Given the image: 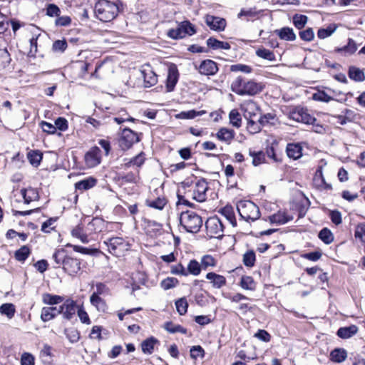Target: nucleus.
Instances as JSON below:
<instances>
[{"instance_id": "1", "label": "nucleus", "mask_w": 365, "mask_h": 365, "mask_svg": "<svg viewBox=\"0 0 365 365\" xmlns=\"http://www.w3.org/2000/svg\"><path fill=\"white\" fill-rule=\"evenodd\" d=\"M264 88V84L252 79L245 81L242 76H238L231 84V90L239 96H253L261 93Z\"/></svg>"}, {"instance_id": "2", "label": "nucleus", "mask_w": 365, "mask_h": 365, "mask_svg": "<svg viewBox=\"0 0 365 365\" xmlns=\"http://www.w3.org/2000/svg\"><path fill=\"white\" fill-rule=\"evenodd\" d=\"M94 11L100 21L109 22L118 16L119 8L115 2L108 0H98L95 5Z\"/></svg>"}, {"instance_id": "3", "label": "nucleus", "mask_w": 365, "mask_h": 365, "mask_svg": "<svg viewBox=\"0 0 365 365\" xmlns=\"http://www.w3.org/2000/svg\"><path fill=\"white\" fill-rule=\"evenodd\" d=\"M180 225L190 233H197L202 225L201 216L190 210L182 212L179 217Z\"/></svg>"}, {"instance_id": "4", "label": "nucleus", "mask_w": 365, "mask_h": 365, "mask_svg": "<svg viewBox=\"0 0 365 365\" xmlns=\"http://www.w3.org/2000/svg\"><path fill=\"white\" fill-rule=\"evenodd\" d=\"M237 209L241 218L247 222H253L260 217L259 208L252 201H240Z\"/></svg>"}, {"instance_id": "5", "label": "nucleus", "mask_w": 365, "mask_h": 365, "mask_svg": "<svg viewBox=\"0 0 365 365\" xmlns=\"http://www.w3.org/2000/svg\"><path fill=\"white\" fill-rule=\"evenodd\" d=\"M197 32L195 25L190 21H183L178 24L176 29H169L167 36L172 39H181L187 36H192Z\"/></svg>"}, {"instance_id": "6", "label": "nucleus", "mask_w": 365, "mask_h": 365, "mask_svg": "<svg viewBox=\"0 0 365 365\" xmlns=\"http://www.w3.org/2000/svg\"><path fill=\"white\" fill-rule=\"evenodd\" d=\"M289 118L297 122L304 124H312L317 121L316 118L312 116L307 108L300 106L292 108L289 113Z\"/></svg>"}, {"instance_id": "7", "label": "nucleus", "mask_w": 365, "mask_h": 365, "mask_svg": "<svg viewBox=\"0 0 365 365\" xmlns=\"http://www.w3.org/2000/svg\"><path fill=\"white\" fill-rule=\"evenodd\" d=\"M205 227L207 232L210 237L218 238L223 236L224 225L217 217L209 218L205 222Z\"/></svg>"}, {"instance_id": "8", "label": "nucleus", "mask_w": 365, "mask_h": 365, "mask_svg": "<svg viewBox=\"0 0 365 365\" xmlns=\"http://www.w3.org/2000/svg\"><path fill=\"white\" fill-rule=\"evenodd\" d=\"M107 246L108 251L113 255H118L124 250H126L128 246V242L120 237H110L108 240L103 242Z\"/></svg>"}, {"instance_id": "9", "label": "nucleus", "mask_w": 365, "mask_h": 365, "mask_svg": "<svg viewBox=\"0 0 365 365\" xmlns=\"http://www.w3.org/2000/svg\"><path fill=\"white\" fill-rule=\"evenodd\" d=\"M59 307L60 314L67 321H71L75 317L78 307L76 302L71 298L64 299L63 304Z\"/></svg>"}, {"instance_id": "10", "label": "nucleus", "mask_w": 365, "mask_h": 365, "mask_svg": "<svg viewBox=\"0 0 365 365\" xmlns=\"http://www.w3.org/2000/svg\"><path fill=\"white\" fill-rule=\"evenodd\" d=\"M140 141L138 135L130 128H124L119 140V144L122 150H128L134 143Z\"/></svg>"}, {"instance_id": "11", "label": "nucleus", "mask_w": 365, "mask_h": 365, "mask_svg": "<svg viewBox=\"0 0 365 365\" xmlns=\"http://www.w3.org/2000/svg\"><path fill=\"white\" fill-rule=\"evenodd\" d=\"M209 189L208 183L204 178H200L195 182L192 198L197 202H203L207 199V191Z\"/></svg>"}, {"instance_id": "12", "label": "nucleus", "mask_w": 365, "mask_h": 365, "mask_svg": "<svg viewBox=\"0 0 365 365\" xmlns=\"http://www.w3.org/2000/svg\"><path fill=\"white\" fill-rule=\"evenodd\" d=\"M206 25L215 31H222L225 30L227 22L224 18L207 14L205 16Z\"/></svg>"}, {"instance_id": "13", "label": "nucleus", "mask_w": 365, "mask_h": 365, "mask_svg": "<svg viewBox=\"0 0 365 365\" xmlns=\"http://www.w3.org/2000/svg\"><path fill=\"white\" fill-rule=\"evenodd\" d=\"M101 150L97 146L91 148L85 155L84 159L88 168H94L101 163Z\"/></svg>"}, {"instance_id": "14", "label": "nucleus", "mask_w": 365, "mask_h": 365, "mask_svg": "<svg viewBox=\"0 0 365 365\" xmlns=\"http://www.w3.org/2000/svg\"><path fill=\"white\" fill-rule=\"evenodd\" d=\"M63 269L68 274L74 276L81 270V261L77 258L67 255Z\"/></svg>"}, {"instance_id": "15", "label": "nucleus", "mask_w": 365, "mask_h": 365, "mask_svg": "<svg viewBox=\"0 0 365 365\" xmlns=\"http://www.w3.org/2000/svg\"><path fill=\"white\" fill-rule=\"evenodd\" d=\"M197 69L200 74L205 76H214L219 70L217 63L210 59L202 61Z\"/></svg>"}, {"instance_id": "16", "label": "nucleus", "mask_w": 365, "mask_h": 365, "mask_svg": "<svg viewBox=\"0 0 365 365\" xmlns=\"http://www.w3.org/2000/svg\"><path fill=\"white\" fill-rule=\"evenodd\" d=\"M140 73L144 81L145 87H151L157 83L158 76L150 66L143 67Z\"/></svg>"}, {"instance_id": "17", "label": "nucleus", "mask_w": 365, "mask_h": 365, "mask_svg": "<svg viewBox=\"0 0 365 365\" xmlns=\"http://www.w3.org/2000/svg\"><path fill=\"white\" fill-rule=\"evenodd\" d=\"M242 109L244 111V116L246 119L256 118L259 108L257 104L252 100L246 101L242 105Z\"/></svg>"}, {"instance_id": "18", "label": "nucleus", "mask_w": 365, "mask_h": 365, "mask_svg": "<svg viewBox=\"0 0 365 365\" xmlns=\"http://www.w3.org/2000/svg\"><path fill=\"white\" fill-rule=\"evenodd\" d=\"M313 183L318 189L331 190V185L327 183L322 173V166H319L313 178Z\"/></svg>"}, {"instance_id": "19", "label": "nucleus", "mask_w": 365, "mask_h": 365, "mask_svg": "<svg viewBox=\"0 0 365 365\" xmlns=\"http://www.w3.org/2000/svg\"><path fill=\"white\" fill-rule=\"evenodd\" d=\"M60 307H44L41 309V319L47 322L56 318L60 314Z\"/></svg>"}, {"instance_id": "20", "label": "nucleus", "mask_w": 365, "mask_h": 365, "mask_svg": "<svg viewBox=\"0 0 365 365\" xmlns=\"http://www.w3.org/2000/svg\"><path fill=\"white\" fill-rule=\"evenodd\" d=\"M206 279L210 281L212 287L215 289H220L226 284V278L220 274L215 272H208L206 274Z\"/></svg>"}, {"instance_id": "21", "label": "nucleus", "mask_w": 365, "mask_h": 365, "mask_svg": "<svg viewBox=\"0 0 365 365\" xmlns=\"http://www.w3.org/2000/svg\"><path fill=\"white\" fill-rule=\"evenodd\" d=\"M178 77L179 73L177 68L175 66H170L168 69V73L167 77L166 88L168 91H173L178 81Z\"/></svg>"}, {"instance_id": "22", "label": "nucleus", "mask_w": 365, "mask_h": 365, "mask_svg": "<svg viewBox=\"0 0 365 365\" xmlns=\"http://www.w3.org/2000/svg\"><path fill=\"white\" fill-rule=\"evenodd\" d=\"M286 153L289 158L297 160L302 155V147L299 143H288Z\"/></svg>"}, {"instance_id": "23", "label": "nucleus", "mask_w": 365, "mask_h": 365, "mask_svg": "<svg viewBox=\"0 0 365 365\" xmlns=\"http://www.w3.org/2000/svg\"><path fill=\"white\" fill-rule=\"evenodd\" d=\"M271 224L284 225L293 220L292 216L288 215L284 212H278L268 217Z\"/></svg>"}, {"instance_id": "24", "label": "nucleus", "mask_w": 365, "mask_h": 365, "mask_svg": "<svg viewBox=\"0 0 365 365\" xmlns=\"http://www.w3.org/2000/svg\"><path fill=\"white\" fill-rule=\"evenodd\" d=\"M235 133L232 129H228L226 128H220L218 132L216 133V137L220 141H223L230 144L231 141L235 138Z\"/></svg>"}, {"instance_id": "25", "label": "nucleus", "mask_w": 365, "mask_h": 365, "mask_svg": "<svg viewBox=\"0 0 365 365\" xmlns=\"http://www.w3.org/2000/svg\"><path fill=\"white\" fill-rule=\"evenodd\" d=\"M279 38L282 40L293 41L296 40V34L293 29L289 27H283L275 31Z\"/></svg>"}, {"instance_id": "26", "label": "nucleus", "mask_w": 365, "mask_h": 365, "mask_svg": "<svg viewBox=\"0 0 365 365\" xmlns=\"http://www.w3.org/2000/svg\"><path fill=\"white\" fill-rule=\"evenodd\" d=\"M357 46L355 41L352 38L348 39L346 45L342 47H338L334 49L336 53H344V56H349L356 52Z\"/></svg>"}, {"instance_id": "27", "label": "nucleus", "mask_w": 365, "mask_h": 365, "mask_svg": "<svg viewBox=\"0 0 365 365\" xmlns=\"http://www.w3.org/2000/svg\"><path fill=\"white\" fill-rule=\"evenodd\" d=\"M358 327L356 325L341 327L338 329L336 334L341 339H349L355 335L358 331Z\"/></svg>"}, {"instance_id": "28", "label": "nucleus", "mask_w": 365, "mask_h": 365, "mask_svg": "<svg viewBox=\"0 0 365 365\" xmlns=\"http://www.w3.org/2000/svg\"><path fill=\"white\" fill-rule=\"evenodd\" d=\"M97 183V180L93 177H89L77 182L75 184V188L78 190H87L93 187Z\"/></svg>"}, {"instance_id": "29", "label": "nucleus", "mask_w": 365, "mask_h": 365, "mask_svg": "<svg viewBox=\"0 0 365 365\" xmlns=\"http://www.w3.org/2000/svg\"><path fill=\"white\" fill-rule=\"evenodd\" d=\"M64 300V297L60 295L44 293L42 294V302L45 304L53 306L57 305Z\"/></svg>"}, {"instance_id": "30", "label": "nucleus", "mask_w": 365, "mask_h": 365, "mask_svg": "<svg viewBox=\"0 0 365 365\" xmlns=\"http://www.w3.org/2000/svg\"><path fill=\"white\" fill-rule=\"evenodd\" d=\"M220 213H221L233 227L237 226L234 209L232 205H227L225 206L220 210Z\"/></svg>"}, {"instance_id": "31", "label": "nucleus", "mask_w": 365, "mask_h": 365, "mask_svg": "<svg viewBox=\"0 0 365 365\" xmlns=\"http://www.w3.org/2000/svg\"><path fill=\"white\" fill-rule=\"evenodd\" d=\"M349 77L356 82H362L365 80V74L362 70L355 66H350L348 71Z\"/></svg>"}, {"instance_id": "32", "label": "nucleus", "mask_w": 365, "mask_h": 365, "mask_svg": "<svg viewBox=\"0 0 365 365\" xmlns=\"http://www.w3.org/2000/svg\"><path fill=\"white\" fill-rule=\"evenodd\" d=\"M207 45L212 49H225L229 50L230 45L227 42L220 41L213 37H210L207 40Z\"/></svg>"}, {"instance_id": "33", "label": "nucleus", "mask_w": 365, "mask_h": 365, "mask_svg": "<svg viewBox=\"0 0 365 365\" xmlns=\"http://www.w3.org/2000/svg\"><path fill=\"white\" fill-rule=\"evenodd\" d=\"M347 357V352L341 348H336L331 351L330 354L331 360L336 363H341Z\"/></svg>"}, {"instance_id": "34", "label": "nucleus", "mask_w": 365, "mask_h": 365, "mask_svg": "<svg viewBox=\"0 0 365 365\" xmlns=\"http://www.w3.org/2000/svg\"><path fill=\"white\" fill-rule=\"evenodd\" d=\"M158 343V340L153 336L148 338L141 343L142 351L144 354H151L154 350V346Z\"/></svg>"}, {"instance_id": "35", "label": "nucleus", "mask_w": 365, "mask_h": 365, "mask_svg": "<svg viewBox=\"0 0 365 365\" xmlns=\"http://www.w3.org/2000/svg\"><path fill=\"white\" fill-rule=\"evenodd\" d=\"M163 328L170 334L180 332L183 334H187V329L180 324H175L172 322H167L164 324Z\"/></svg>"}, {"instance_id": "36", "label": "nucleus", "mask_w": 365, "mask_h": 365, "mask_svg": "<svg viewBox=\"0 0 365 365\" xmlns=\"http://www.w3.org/2000/svg\"><path fill=\"white\" fill-rule=\"evenodd\" d=\"M21 193L26 204H29L38 197V192L32 187L22 189Z\"/></svg>"}, {"instance_id": "37", "label": "nucleus", "mask_w": 365, "mask_h": 365, "mask_svg": "<svg viewBox=\"0 0 365 365\" xmlns=\"http://www.w3.org/2000/svg\"><path fill=\"white\" fill-rule=\"evenodd\" d=\"M90 302L100 312H104L107 309L106 301L96 294H91L90 297Z\"/></svg>"}, {"instance_id": "38", "label": "nucleus", "mask_w": 365, "mask_h": 365, "mask_svg": "<svg viewBox=\"0 0 365 365\" xmlns=\"http://www.w3.org/2000/svg\"><path fill=\"white\" fill-rule=\"evenodd\" d=\"M43 155L39 150H31L27 154V158L29 163L34 167H38L42 160Z\"/></svg>"}, {"instance_id": "39", "label": "nucleus", "mask_w": 365, "mask_h": 365, "mask_svg": "<svg viewBox=\"0 0 365 365\" xmlns=\"http://www.w3.org/2000/svg\"><path fill=\"white\" fill-rule=\"evenodd\" d=\"M255 53L258 57L261 58L268 60L269 61H276V57L274 52L264 47H260L258 49H257Z\"/></svg>"}, {"instance_id": "40", "label": "nucleus", "mask_w": 365, "mask_h": 365, "mask_svg": "<svg viewBox=\"0 0 365 365\" xmlns=\"http://www.w3.org/2000/svg\"><path fill=\"white\" fill-rule=\"evenodd\" d=\"M11 61L10 53L6 48H0V70L7 68Z\"/></svg>"}, {"instance_id": "41", "label": "nucleus", "mask_w": 365, "mask_h": 365, "mask_svg": "<svg viewBox=\"0 0 365 365\" xmlns=\"http://www.w3.org/2000/svg\"><path fill=\"white\" fill-rule=\"evenodd\" d=\"M201 269V264L196 259H192L189 262L186 271L187 275L192 274L194 276H197L200 274Z\"/></svg>"}, {"instance_id": "42", "label": "nucleus", "mask_w": 365, "mask_h": 365, "mask_svg": "<svg viewBox=\"0 0 365 365\" xmlns=\"http://www.w3.org/2000/svg\"><path fill=\"white\" fill-rule=\"evenodd\" d=\"M67 257L66 250L63 249L57 250L53 255L52 258L56 264L54 267H60L63 266L64 261Z\"/></svg>"}, {"instance_id": "43", "label": "nucleus", "mask_w": 365, "mask_h": 365, "mask_svg": "<svg viewBox=\"0 0 365 365\" xmlns=\"http://www.w3.org/2000/svg\"><path fill=\"white\" fill-rule=\"evenodd\" d=\"M16 312L15 306L11 303H5L0 307V313L9 319L14 317Z\"/></svg>"}, {"instance_id": "44", "label": "nucleus", "mask_w": 365, "mask_h": 365, "mask_svg": "<svg viewBox=\"0 0 365 365\" xmlns=\"http://www.w3.org/2000/svg\"><path fill=\"white\" fill-rule=\"evenodd\" d=\"M240 286L244 289L255 290L256 288V283L252 277L243 276L240 280Z\"/></svg>"}, {"instance_id": "45", "label": "nucleus", "mask_w": 365, "mask_h": 365, "mask_svg": "<svg viewBox=\"0 0 365 365\" xmlns=\"http://www.w3.org/2000/svg\"><path fill=\"white\" fill-rule=\"evenodd\" d=\"M319 238L325 244L329 245L334 240L332 232L327 227L323 228L318 235Z\"/></svg>"}, {"instance_id": "46", "label": "nucleus", "mask_w": 365, "mask_h": 365, "mask_svg": "<svg viewBox=\"0 0 365 365\" xmlns=\"http://www.w3.org/2000/svg\"><path fill=\"white\" fill-rule=\"evenodd\" d=\"M229 118L230 123L235 128L241 126L242 118L237 110L233 109L230 112Z\"/></svg>"}, {"instance_id": "47", "label": "nucleus", "mask_w": 365, "mask_h": 365, "mask_svg": "<svg viewBox=\"0 0 365 365\" xmlns=\"http://www.w3.org/2000/svg\"><path fill=\"white\" fill-rule=\"evenodd\" d=\"M257 118H250L247 120V130L250 133H257L261 130L262 127L259 122L257 121Z\"/></svg>"}, {"instance_id": "48", "label": "nucleus", "mask_w": 365, "mask_h": 365, "mask_svg": "<svg viewBox=\"0 0 365 365\" xmlns=\"http://www.w3.org/2000/svg\"><path fill=\"white\" fill-rule=\"evenodd\" d=\"M204 113H205V110L195 111V110H191L188 111H182L178 114L176 117L178 118L182 119H193L195 117L202 115Z\"/></svg>"}, {"instance_id": "49", "label": "nucleus", "mask_w": 365, "mask_h": 365, "mask_svg": "<svg viewBox=\"0 0 365 365\" xmlns=\"http://www.w3.org/2000/svg\"><path fill=\"white\" fill-rule=\"evenodd\" d=\"M308 21V17L305 15L296 14L293 16V24L298 29H302L305 26Z\"/></svg>"}, {"instance_id": "50", "label": "nucleus", "mask_w": 365, "mask_h": 365, "mask_svg": "<svg viewBox=\"0 0 365 365\" xmlns=\"http://www.w3.org/2000/svg\"><path fill=\"white\" fill-rule=\"evenodd\" d=\"M336 24H330L326 29H319L317 31V36L321 39L329 37L336 31Z\"/></svg>"}, {"instance_id": "51", "label": "nucleus", "mask_w": 365, "mask_h": 365, "mask_svg": "<svg viewBox=\"0 0 365 365\" xmlns=\"http://www.w3.org/2000/svg\"><path fill=\"white\" fill-rule=\"evenodd\" d=\"M30 254V249L24 245L15 252V258L19 262H24Z\"/></svg>"}, {"instance_id": "52", "label": "nucleus", "mask_w": 365, "mask_h": 365, "mask_svg": "<svg viewBox=\"0 0 365 365\" xmlns=\"http://www.w3.org/2000/svg\"><path fill=\"white\" fill-rule=\"evenodd\" d=\"M256 260L255 253L253 250H249L243 255V263L246 267H252Z\"/></svg>"}, {"instance_id": "53", "label": "nucleus", "mask_w": 365, "mask_h": 365, "mask_svg": "<svg viewBox=\"0 0 365 365\" xmlns=\"http://www.w3.org/2000/svg\"><path fill=\"white\" fill-rule=\"evenodd\" d=\"M166 200L164 197H158L153 200H147L146 205L152 208L163 210L166 205Z\"/></svg>"}, {"instance_id": "54", "label": "nucleus", "mask_w": 365, "mask_h": 365, "mask_svg": "<svg viewBox=\"0 0 365 365\" xmlns=\"http://www.w3.org/2000/svg\"><path fill=\"white\" fill-rule=\"evenodd\" d=\"M67 246L72 247L73 250L75 252H79V253H81L83 255H94L98 253V252H99L98 249H90V248L83 247H81L79 245H71L70 244H68Z\"/></svg>"}, {"instance_id": "55", "label": "nucleus", "mask_w": 365, "mask_h": 365, "mask_svg": "<svg viewBox=\"0 0 365 365\" xmlns=\"http://www.w3.org/2000/svg\"><path fill=\"white\" fill-rule=\"evenodd\" d=\"M179 283L178 279L175 277H167L160 282V287L164 290H168L176 287Z\"/></svg>"}, {"instance_id": "56", "label": "nucleus", "mask_w": 365, "mask_h": 365, "mask_svg": "<svg viewBox=\"0 0 365 365\" xmlns=\"http://www.w3.org/2000/svg\"><path fill=\"white\" fill-rule=\"evenodd\" d=\"M175 307L180 315H184L187 313L188 303L185 297L180 298L175 302Z\"/></svg>"}, {"instance_id": "57", "label": "nucleus", "mask_w": 365, "mask_h": 365, "mask_svg": "<svg viewBox=\"0 0 365 365\" xmlns=\"http://www.w3.org/2000/svg\"><path fill=\"white\" fill-rule=\"evenodd\" d=\"M144 153L142 152L140 154L131 158L129 162L125 164V166L126 168H129L131 165H136L137 167H140L144 163Z\"/></svg>"}, {"instance_id": "58", "label": "nucleus", "mask_w": 365, "mask_h": 365, "mask_svg": "<svg viewBox=\"0 0 365 365\" xmlns=\"http://www.w3.org/2000/svg\"><path fill=\"white\" fill-rule=\"evenodd\" d=\"M250 155L252 157V165L257 166L264 160V154L262 151L255 152L250 150Z\"/></svg>"}, {"instance_id": "59", "label": "nucleus", "mask_w": 365, "mask_h": 365, "mask_svg": "<svg viewBox=\"0 0 365 365\" xmlns=\"http://www.w3.org/2000/svg\"><path fill=\"white\" fill-rule=\"evenodd\" d=\"M65 334L66 338L71 343H76L80 339V333L76 329H65Z\"/></svg>"}, {"instance_id": "60", "label": "nucleus", "mask_w": 365, "mask_h": 365, "mask_svg": "<svg viewBox=\"0 0 365 365\" xmlns=\"http://www.w3.org/2000/svg\"><path fill=\"white\" fill-rule=\"evenodd\" d=\"M354 237L365 244V224H359L355 229Z\"/></svg>"}, {"instance_id": "61", "label": "nucleus", "mask_w": 365, "mask_h": 365, "mask_svg": "<svg viewBox=\"0 0 365 365\" xmlns=\"http://www.w3.org/2000/svg\"><path fill=\"white\" fill-rule=\"evenodd\" d=\"M230 71L232 72H242L245 73H250L252 72V68L247 65L245 64H234L230 66Z\"/></svg>"}, {"instance_id": "62", "label": "nucleus", "mask_w": 365, "mask_h": 365, "mask_svg": "<svg viewBox=\"0 0 365 365\" xmlns=\"http://www.w3.org/2000/svg\"><path fill=\"white\" fill-rule=\"evenodd\" d=\"M68 43L65 39L56 40L53 43L52 49L55 52L63 53L67 48Z\"/></svg>"}, {"instance_id": "63", "label": "nucleus", "mask_w": 365, "mask_h": 365, "mask_svg": "<svg viewBox=\"0 0 365 365\" xmlns=\"http://www.w3.org/2000/svg\"><path fill=\"white\" fill-rule=\"evenodd\" d=\"M202 269H206L208 267H215L216 264L215 259L211 255H205L201 259Z\"/></svg>"}, {"instance_id": "64", "label": "nucleus", "mask_w": 365, "mask_h": 365, "mask_svg": "<svg viewBox=\"0 0 365 365\" xmlns=\"http://www.w3.org/2000/svg\"><path fill=\"white\" fill-rule=\"evenodd\" d=\"M35 359L34 356L30 354L25 352L21 355V365H34Z\"/></svg>"}]
</instances>
